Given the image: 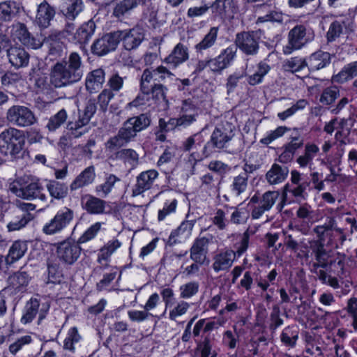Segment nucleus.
Listing matches in <instances>:
<instances>
[{"label": "nucleus", "mask_w": 357, "mask_h": 357, "mask_svg": "<svg viewBox=\"0 0 357 357\" xmlns=\"http://www.w3.org/2000/svg\"><path fill=\"white\" fill-rule=\"evenodd\" d=\"M307 185V183H301L298 185L287 184L284 188V192L291 194L296 198L305 199V191Z\"/></svg>", "instance_id": "55"}, {"label": "nucleus", "mask_w": 357, "mask_h": 357, "mask_svg": "<svg viewBox=\"0 0 357 357\" xmlns=\"http://www.w3.org/2000/svg\"><path fill=\"white\" fill-rule=\"evenodd\" d=\"M83 208L90 214L100 215L105 212L106 202L99 197L86 195L82 198Z\"/></svg>", "instance_id": "26"}, {"label": "nucleus", "mask_w": 357, "mask_h": 357, "mask_svg": "<svg viewBox=\"0 0 357 357\" xmlns=\"http://www.w3.org/2000/svg\"><path fill=\"white\" fill-rule=\"evenodd\" d=\"M137 135V132L127 119L123 123L116 135L105 143V151L109 153H113L114 151L132 142Z\"/></svg>", "instance_id": "6"}, {"label": "nucleus", "mask_w": 357, "mask_h": 357, "mask_svg": "<svg viewBox=\"0 0 357 357\" xmlns=\"http://www.w3.org/2000/svg\"><path fill=\"white\" fill-rule=\"evenodd\" d=\"M96 104L95 100L90 99L82 110H79L78 119L75 122L70 121L67 128L69 130L77 131L81 128L86 126L96 112Z\"/></svg>", "instance_id": "17"}, {"label": "nucleus", "mask_w": 357, "mask_h": 357, "mask_svg": "<svg viewBox=\"0 0 357 357\" xmlns=\"http://www.w3.org/2000/svg\"><path fill=\"white\" fill-rule=\"evenodd\" d=\"M236 252L229 249L223 250L213 257L212 268L215 273L227 271L232 266Z\"/></svg>", "instance_id": "18"}, {"label": "nucleus", "mask_w": 357, "mask_h": 357, "mask_svg": "<svg viewBox=\"0 0 357 357\" xmlns=\"http://www.w3.org/2000/svg\"><path fill=\"white\" fill-rule=\"evenodd\" d=\"M213 345L211 339L206 337L204 340L199 342L197 346V350L200 352V357H216L217 354L212 349Z\"/></svg>", "instance_id": "53"}, {"label": "nucleus", "mask_w": 357, "mask_h": 357, "mask_svg": "<svg viewBox=\"0 0 357 357\" xmlns=\"http://www.w3.org/2000/svg\"><path fill=\"white\" fill-rule=\"evenodd\" d=\"M194 227V223L192 221H184L180 226L174 231H173L169 238V243L170 244L176 243L177 240L175 239L176 236H181L183 238H188L192 232Z\"/></svg>", "instance_id": "42"}, {"label": "nucleus", "mask_w": 357, "mask_h": 357, "mask_svg": "<svg viewBox=\"0 0 357 357\" xmlns=\"http://www.w3.org/2000/svg\"><path fill=\"white\" fill-rule=\"evenodd\" d=\"M130 123L138 132L146 129L151 123V115L149 113H142L138 116H134L128 119Z\"/></svg>", "instance_id": "44"}, {"label": "nucleus", "mask_w": 357, "mask_h": 357, "mask_svg": "<svg viewBox=\"0 0 357 357\" xmlns=\"http://www.w3.org/2000/svg\"><path fill=\"white\" fill-rule=\"evenodd\" d=\"M121 243L117 239L109 241L100 250L98 255V261H107L114 251L121 246Z\"/></svg>", "instance_id": "48"}, {"label": "nucleus", "mask_w": 357, "mask_h": 357, "mask_svg": "<svg viewBox=\"0 0 357 357\" xmlns=\"http://www.w3.org/2000/svg\"><path fill=\"white\" fill-rule=\"evenodd\" d=\"M347 311L352 318V326L357 330V298L351 297L347 301Z\"/></svg>", "instance_id": "64"}, {"label": "nucleus", "mask_w": 357, "mask_h": 357, "mask_svg": "<svg viewBox=\"0 0 357 357\" xmlns=\"http://www.w3.org/2000/svg\"><path fill=\"white\" fill-rule=\"evenodd\" d=\"M28 250L27 241L17 240L10 246L8 253L6 257L8 264H13L20 259Z\"/></svg>", "instance_id": "33"}, {"label": "nucleus", "mask_w": 357, "mask_h": 357, "mask_svg": "<svg viewBox=\"0 0 357 357\" xmlns=\"http://www.w3.org/2000/svg\"><path fill=\"white\" fill-rule=\"evenodd\" d=\"M356 77H357V61L345 65L333 79L335 82L343 83Z\"/></svg>", "instance_id": "39"}, {"label": "nucleus", "mask_w": 357, "mask_h": 357, "mask_svg": "<svg viewBox=\"0 0 357 357\" xmlns=\"http://www.w3.org/2000/svg\"><path fill=\"white\" fill-rule=\"evenodd\" d=\"M82 10V0H70V3L66 13V16L69 19L74 20Z\"/></svg>", "instance_id": "62"}, {"label": "nucleus", "mask_w": 357, "mask_h": 357, "mask_svg": "<svg viewBox=\"0 0 357 357\" xmlns=\"http://www.w3.org/2000/svg\"><path fill=\"white\" fill-rule=\"evenodd\" d=\"M101 223L96 222L91 225L78 239L79 243H84L93 239L100 230Z\"/></svg>", "instance_id": "63"}, {"label": "nucleus", "mask_w": 357, "mask_h": 357, "mask_svg": "<svg viewBox=\"0 0 357 357\" xmlns=\"http://www.w3.org/2000/svg\"><path fill=\"white\" fill-rule=\"evenodd\" d=\"M105 71L102 68L96 69L90 72L86 79V89L90 93H95L99 90L105 82Z\"/></svg>", "instance_id": "28"}, {"label": "nucleus", "mask_w": 357, "mask_h": 357, "mask_svg": "<svg viewBox=\"0 0 357 357\" xmlns=\"http://www.w3.org/2000/svg\"><path fill=\"white\" fill-rule=\"evenodd\" d=\"M26 143L23 130L9 127L0 133V151L16 157L24 149Z\"/></svg>", "instance_id": "3"}, {"label": "nucleus", "mask_w": 357, "mask_h": 357, "mask_svg": "<svg viewBox=\"0 0 357 357\" xmlns=\"http://www.w3.org/2000/svg\"><path fill=\"white\" fill-rule=\"evenodd\" d=\"M344 24L342 22L334 21L328 28L326 33V39L328 43H331L339 38L343 33Z\"/></svg>", "instance_id": "52"}, {"label": "nucleus", "mask_w": 357, "mask_h": 357, "mask_svg": "<svg viewBox=\"0 0 357 357\" xmlns=\"http://www.w3.org/2000/svg\"><path fill=\"white\" fill-rule=\"evenodd\" d=\"M119 181L120 178L115 175L109 174L106 177L104 183L96 186V192L101 197H106L107 195L112 191L114 184Z\"/></svg>", "instance_id": "49"}, {"label": "nucleus", "mask_w": 357, "mask_h": 357, "mask_svg": "<svg viewBox=\"0 0 357 357\" xmlns=\"http://www.w3.org/2000/svg\"><path fill=\"white\" fill-rule=\"evenodd\" d=\"M55 13L54 8L46 1H43L38 6L35 22L42 29L47 28L50 25Z\"/></svg>", "instance_id": "25"}, {"label": "nucleus", "mask_w": 357, "mask_h": 357, "mask_svg": "<svg viewBox=\"0 0 357 357\" xmlns=\"http://www.w3.org/2000/svg\"><path fill=\"white\" fill-rule=\"evenodd\" d=\"M67 118V112L65 109H61L49 119L46 128L50 132L55 131L66 121Z\"/></svg>", "instance_id": "46"}, {"label": "nucleus", "mask_w": 357, "mask_h": 357, "mask_svg": "<svg viewBox=\"0 0 357 357\" xmlns=\"http://www.w3.org/2000/svg\"><path fill=\"white\" fill-rule=\"evenodd\" d=\"M271 68L268 64L264 61H261L257 65V71L248 77V82L250 85L255 86L260 84L264 77L268 73Z\"/></svg>", "instance_id": "47"}, {"label": "nucleus", "mask_w": 357, "mask_h": 357, "mask_svg": "<svg viewBox=\"0 0 357 357\" xmlns=\"http://www.w3.org/2000/svg\"><path fill=\"white\" fill-rule=\"evenodd\" d=\"M116 33L119 34V43L121 41L127 51L137 49L144 39L143 29L137 26L128 30L117 31Z\"/></svg>", "instance_id": "14"}, {"label": "nucleus", "mask_w": 357, "mask_h": 357, "mask_svg": "<svg viewBox=\"0 0 357 357\" xmlns=\"http://www.w3.org/2000/svg\"><path fill=\"white\" fill-rule=\"evenodd\" d=\"M288 43L283 47V53L290 54L294 51L304 47L309 41L307 36V29L303 24H297L291 29L287 36Z\"/></svg>", "instance_id": "8"}, {"label": "nucleus", "mask_w": 357, "mask_h": 357, "mask_svg": "<svg viewBox=\"0 0 357 357\" xmlns=\"http://www.w3.org/2000/svg\"><path fill=\"white\" fill-rule=\"evenodd\" d=\"M33 219V215L31 213L15 211L14 216L7 225L8 229L9 231L20 230L24 228Z\"/></svg>", "instance_id": "34"}, {"label": "nucleus", "mask_w": 357, "mask_h": 357, "mask_svg": "<svg viewBox=\"0 0 357 357\" xmlns=\"http://www.w3.org/2000/svg\"><path fill=\"white\" fill-rule=\"evenodd\" d=\"M204 142L205 137L202 132H198L186 138L182 142L181 149L185 152L190 153V157L195 160H200L206 158L203 154Z\"/></svg>", "instance_id": "15"}, {"label": "nucleus", "mask_w": 357, "mask_h": 357, "mask_svg": "<svg viewBox=\"0 0 357 357\" xmlns=\"http://www.w3.org/2000/svg\"><path fill=\"white\" fill-rule=\"evenodd\" d=\"M211 8L215 15L220 17H232L238 10L236 0H215Z\"/></svg>", "instance_id": "21"}, {"label": "nucleus", "mask_w": 357, "mask_h": 357, "mask_svg": "<svg viewBox=\"0 0 357 357\" xmlns=\"http://www.w3.org/2000/svg\"><path fill=\"white\" fill-rule=\"evenodd\" d=\"M14 37L18 39L22 44L33 49L40 47V44L31 36L25 24L16 23L12 26V31Z\"/></svg>", "instance_id": "22"}, {"label": "nucleus", "mask_w": 357, "mask_h": 357, "mask_svg": "<svg viewBox=\"0 0 357 357\" xmlns=\"http://www.w3.org/2000/svg\"><path fill=\"white\" fill-rule=\"evenodd\" d=\"M96 28V24L92 20L83 23L75 33L74 40L81 45L88 43L94 34Z\"/></svg>", "instance_id": "29"}, {"label": "nucleus", "mask_w": 357, "mask_h": 357, "mask_svg": "<svg viewBox=\"0 0 357 357\" xmlns=\"http://www.w3.org/2000/svg\"><path fill=\"white\" fill-rule=\"evenodd\" d=\"M235 126L227 120L218 123L213 131L210 140L203 147V154L208 157L214 149H223L234 136Z\"/></svg>", "instance_id": "2"}, {"label": "nucleus", "mask_w": 357, "mask_h": 357, "mask_svg": "<svg viewBox=\"0 0 357 357\" xmlns=\"http://www.w3.org/2000/svg\"><path fill=\"white\" fill-rule=\"evenodd\" d=\"M40 302L37 298H31L24 307V314L21 318V322L24 324L33 321L38 312Z\"/></svg>", "instance_id": "40"}, {"label": "nucleus", "mask_w": 357, "mask_h": 357, "mask_svg": "<svg viewBox=\"0 0 357 357\" xmlns=\"http://www.w3.org/2000/svg\"><path fill=\"white\" fill-rule=\"evenodd\" d=\"M46 188L52 198L54 199H61L68 195V188L67 185L55 180L50 181Z\"/></svg>", "instance_id": "38"}, {"label": "nucleus", "mask_w": 357, "mask_h": 357, "mask_svg": "<svg viewBox=\"0 0 357 357\" xmlns=\"http://www.w3.org/2000/svg\"><path fill=\"white\" fill-rule=\"evenodd\" d=\"M31 278L26 271L21 269L8 277L9 287L13 289L15 294L23 293L26 291Z\"/></svg>", "instance_id": "24"}, {"label": "nucleus", "mask_w": 357, "mask_h": 357, "mask_svg": "<svg viewBox=\"0 0 357 357\" xmlns=\"http://www.w3.org/2000/svg\"><path fill=\"white\" fill-rule=\"evenodd\" d=\"M213 236L197 237L194 241L190 249V258L194 261L201 264H208V245L212 243Z\"/></svg>", "instance_id": "10"}, {"label": "nucleus", "mask_w": 357, "mask_h": 357, "mask_svg": "<svg viewBox=\"0 0 357 357\" xmlns=\"http://www.w3.org/2000/svg\"><path fill=\"white\" fill-rule=\"evenodd\" d=\"M8 123L17 128H27L38 122V118L34 112L28 107L15 105L10 107L6 113Z\"/></svg>", "instance_id": "4"}, {"label": "nucleus", "mask_w": 357, "mask_h": 357, "mask_svg": "<svg viewBox=\"0 0 357 357\" xmlns=\"http://www.w3.org/2000/svg\"><path fill=\"white\" fill-rule=\"evenodd\" d=\"M114 97V93L109 89H103L98 96V104L100 109L105 112L107 109L110 100Z\"/></svg>", "instance_id": "60"}, {"label": "nucleus", "mask_w": 357, "mask_h": 357, "mask_svg": "<svg viewBox=\"0 0 357 357\" xmlns=\"http://www.w3.org/2000/svg\"><path fill=\"white\" fill-rule=\"evenodd\" d=\"M15 3L12 1L0 3V22H8L15 15Z\"/></svg>", "instance_id": "50"}, {"label": "nucleus", "mask_w": 357, "mask_h": 357, "mask_svg": "<svg viewBox=\"0 0 357 357\" xmlns=\"http://www.w3.org/2000/svg\"><path fill=\"white\" fill-rule=\"evenodd\" d=\"M236 50L233 47L225 49L217 57L207 61L200 60L197 62L195 73H199L206 67L214 73H220L227 68L234 59Z\"/></svg>", "instance_id": "5"}, {"label": "nucleus", "mask_w": 357, "mask_h": 357, "mask_svg": "<svg viewBox=\"0 0 357 357\" xmlns=\"http://www.w3.org/2000/svg\"><path fill=\"white\" fill-rule=\"evenodd\" d=\"M154 70L152 71L146 68L143 71L140 80V90L141 92L144 93H150V89L148 84L152 79H154Z\"/></svg>", "instance_id": "61"}, {"label": "nucleus", "mask_w": 357, "mask_h": 357, "mask_svg": "<svg viewBox=\"0 0 357 357\" xmlns=\"http://www.w3.org/2000/svg\"><path fill=\"white\" fill-rule=\"evenodd\" d=\"M305 67H307L306 59L298 56L291 57L283 63L284 70L292 73H300Z\"/></svg>", "instance_id": "45"}, {"label": "nucleus", "mask_w": 357, "mask_h": 357, "mask_svg": "<svg viewBox=\"0 0 357 357\" xmlns=\"http://www.w3.org/2000/svg\"><path fill=\"white\" fill-rule=\"evenodd\" d=\"M158 176V172L154 169L142 172L136 177V183L132 189V196L137 197L150 190Z\"/></svg>", "instance_id": "16"}, {"label": "nucleus", "mask_w": 357, "mask_h": 357, "mask_svg": "<svg viewBox=\"0 0 357 357\" xmlns=\"http://www.w3.org/2000/svg\"><path fill=\"white\" fill-rule=\"evenodd\" d=\"M47 282L52 284H59L63 279V274L59 269V265L53 261L47 262Z\"/></svg>", "instance_id": "51"}, {"label": "nucleus", "mask_w": 357, "mask_h": 357, "mask_svg": "<svg viewBox=\"0 0 357 357\" xmlns=\"http://www.w3.org/2000/svg\"><path fill=\"white\" fill-rule=\"evenodd\" d=\"M260 36L257 31H241L235 38L236 47L246 56H255L259 50Z\"/></svg>", "instance_id": "7"}, {"label": "nucleus", "mask_w": 357, "mask_h": 357, "mask_svg": "<svg viewBox=\"0 0 357 357\" xmlns=\"http://www.w3.org/2000/svg\"><path fill=\"white\" fill-rule=\"evenodd\" d=\"M319 151V148L316 144L307 143L305 146L303 154L296 159V162L301 167H307L312 163Z\"/></svg>", "instance_id": "37"}, {"label": "nucleus", "mask_w": 357, "mask_h": 357, "mask_svg": "<svg viewBox=\"0 0 357 357\" xmlns=\"http://www.w3.org/2000/svg\"><path fill=\"white\" fill-rule=\"evenodd\" d=\"M167 88L161 84H155L151 86L150 93L152 94L153 99L158 102H167L166 98V91Z\"/></svg>", "instance_id": "59"}, {"label": "nucleus", "mask_w": 357, "mask_h": 357, "mask_svg": "<svg viewBox=\"0 0 357 357\" xmlns=\"http://www.w3.org/2000/svg\"><path fill=\"white\" fill-rule=\"evenodd\" d=\"M78 241L71 242L64 241L60 243L56 248V255L59 259L66 265L74 264L79 258L82 248Z\"/></svg>", "instance_id": "11"}, {"label": "nucleus", "mask_w": 357, "mask_h": 357, "mask_svg": "<svg viewBox=\"0 0 357 357\" xmlns=\"http://www.w3.org/2000/svg\"><path fill=\"white\" fill-rule=\"evenodd\" d=\"M137 5V0H122L116 4L113 10V15L116 17L120 18L129 13Z\"/></svg>", "instance_id": "43"}, {"label": "nucleus", "mask_w": 357, "mask_h": 357, "mask_svg": "<svg viewBox=\"0 0 357 357\" xmlns=\"http://www.w3.org/2000/svg\"><path fill=\"white\" fill-rule=\"evenodd\" d=\"M188 58V48L180 43L174 47L170 54L165 58V61L173 67H177L186 61Z\"/></svg>", "instance_id": "27"}, {"label": "nucleus", "mask_w": 357, "mask_h": 357, "mask_svg": "<svg viewBox=\"0 0 357 357\" xmlns=\"http://www.w3.org/2000/svg\"><path fill=\"white\" fill-rule=\"evenodd\" d=\"M333 55L321 50L311 54L307 59V64L310 71H317L322 69L331 63Z\"/></svg>", "instance_id": "23"}, {"label": "nucleus", "mask_w": 357, "mask_h": 357, "mask_svg": "<svg viewBox=\"0 0 357 357\" xmlns=\"http://www.w3.org/2000/svg\"><path fill=\"white\" fill-rule=\"evenodd\" d=\"M123 83L124 77H121L119 73H115L112 74L108 79V89L111 90L113 93H114V92H119L123 86Z\"/></svg>", "instance_id": "58"}, {"label": "nucleus", "mask_w": 357, "mask_h": 357, "mask_svg": "<svg viewBox=\"0 0 357 357\" xmlns=\"http://www.w3.org/2000/svg\"><path fill=\"white\" fill-rule=\"evenodd\" d=\"M96 178L95 167L91 165L84 169L70 184L71 190H75L92 183Z\"/></svg>", "instance_id": "32"}, {"label": "nucleus", "mask_w": 357, "mask_h": 357, "mask_svg": "<svg viewBox=\"0 0 357 357\" xmlns=\"http://www.w3.org/2000/svg\"><path fill=\"white\" fill-rule=\"evenodd\" d=\"M199 283L197 282H190L180 287V296L182 298H189L195 295L199 291Z\"/></svg>", "instance_id": "57"}, {"label": "nucleus", "mask_w": 357, "mask_h": 357, "mask_svg": "<svg viewBox=\"0 0 357 357\" xmlns=\"http://www.w3.org/2000/svg\"><path fill=\"white\" fill-rule=\"evenodd\" d=\"M288 174L289 168L287 166L275 163L266 174V179L269 184L275 185L282 183Z\"/></svg>", "instance_id": "30"}, {"label": "nucleus", "mask_w": 357, "mask_h": 357, "mask_svg": "<svg viewBox=\"0 0 357 357\" xmlns=\"http://www.w3.org/2000/svg\"><path fill=\"white\" fill-rule=\"evenodd\" d=\"M83 76L82 62L79 54L71 52L68 57L55 63L50 68V77H38L34 86L38 93L52 96L56 89L68 86L79 82Z\"/></svg>", "instance_id": "1"}, {"label": "nucleus", "mask_w": 357, "mask_h": 357, "mask_svg": "<svg viewBox=\"0 0 357 357\" xmlns=\"http://www.w3.org/2000/svg\"><path fill=\"white\" fill-rule=\"evenodd\" d=\"M248 178L249 176L246 175V173H241L233 178L231 190L235 195L240 196L246 191L248 186Z\"/></svg>", "instance_id": "41"}, {"label": "nucleus", "mask_w": 357, "mask_h": 357, "mask_svg": "<svg viewBox=\"0 0 357 357\" xmlns=\"http://www.w3.org/2000/svg\"><path fill=\"white\" fill-rule=\"evenodd\" d=\"M119 34L116 31L103 35L94 41L91 52L98 56L106 55L114 51L119 45Z\"/></svg>", "instance_id": "13"}, {"label": "nucleus", "mask_w": 357, "mask_h": 357, "mask_svg": "<svg viewBox=\"0 0 357 357\" xmlns=\"http://www.w3.org/2000/svg\"><path fill=\"white\" fill-rule=\"evenodd\" d=\"M113 153H114L115 159L121 160L126 167L130 169L136 167L139 163V155L132 149H119Z\"/></svg>", "instance_id": "31"}, {"label": "nucleus", "mask_w": 357, "mask_h": 357, "mask_svg": "<svg viewBox=\"0 0 357 357\" xmlns=\"http://www.w3.org/2000/svg\"><path fill=\"white\" fill-rule=\"evenodd\" d=\"M312 253L314 255L315 260L322 264H329L328 261V252L324 248V244H310Z\"/></svg>", "instance_id": "56"}, {"label": "nucleus", "mask_w": 357, "mask_h": 357, "mask_svg": "<svg viewBox=\"0 0 357 357\" xmlns=\"http://www.w3.org/2000/svg\"><path fill=\"white\" fill-rule=\"evenodd\" d=\"M12 191L20 198L33 201L38 199L47 202V197L42 184L38 181H33L20 188L13 187Z\"/></svg>", "instance_id": "12"}, {"label": "nucleus", "mask_w": 357, "mask_h": 357, "mask_svg": "<svg viewBox=\"0 0 357 357\" xmlns=\"http://www.w3.org/2000/svg\"><path fill=\"white\" fill-rule=\"evenodd\" d=\"M280 194L278 191H267L261 197L259 205L255 206L252 211L253 219L259 218L265 211H269L279 198Z\"/></svg>", "instance_id": "20"}, {"label": "nucleus", "mask_w": 357, "mask_h": 357, "mask_svg": "<svg viewBox=\"0 0 357 357\" xmlns=\"http://www.w3.org/2000/svg\"><path fill=\"white\" fill-rule=\"evenodd\" d=\"M33 343V340L31 335H23L17 337L13 343H11L9 345L8 350L12 355L16 356L20 352L26 351Z\"/></svg>", "instance_id": "36"}, {"label": "nucleus", "mask_w": 357, "mask_h": 357, "mask_svg": "<svg viewBox=\"0 0 357 357\" xmlns=\"http://www.w3.org/2000/svg\"><path fill=\"white\" fill-rule=\"evenodd\" d=\"M218 32V27H211L203 39L195 46L196 52L203 54L204 51L212 47L216 42Z\"/></svg>", "instance_id": "35"}, {"label": "nucleus", "mask_w": 357, "mask_h": 357, "mask_svg": "<svg viewBox=\"0 0 357 357\" xmlns=\"http://www.w3.org/2000/svg\"><path fill=\"white\" fill-rule=\"evenodd\" d=\"M74 212L68 208L59 210L55 216L47 223L43 228V231L46 234H54L66 228L73 220Z\"/></svg>", "instance_id": "9"}, {"label": "nucleus", "mask_w": 357, "mask_h": 357, "mask_svg": "<svg viewBox=\"0 0 357 357\" xmlns=\"http://www.w3.org/2000/svg\"><path fill=\"white\" fill-rule=\"evenodd\" d=\"M6 52L9 63L15 68L28 66L29 54L24 47L21 46H11Z\"/></svg>", "instance_id": "19"}, {"label": "nucleus", "mask_w": 357, "mask_h": 357, "mask_svg": "<svg viewBox=\"0 0 357 357\" xmlns=\"http://www.w3.org/2000/svg\"><path fill=\"white\" fill-rule=\"evenodd\" d=\"M339 96V89L335 86H332L324 90L319 101L326 105H331Z\"/></svg>", "instance_id": "54"}]
</instances>
